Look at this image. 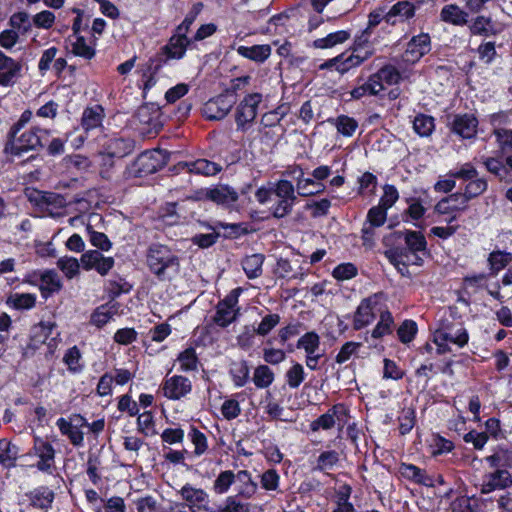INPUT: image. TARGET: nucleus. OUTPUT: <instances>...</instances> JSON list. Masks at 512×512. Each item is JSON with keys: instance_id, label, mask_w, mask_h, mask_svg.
I'll return each instance as SVG.
<instances>
[{"instance_id": "obj_39", "label": "nucleus", "mask_w": 512, "mask_h": 512, "mask_svg": "<svg viewBox=\"0 0 512 512\" xmlns=\"http://www.w3.org/2000/svg\"><path fill=\"white\" fill-rule=\"evenodd\" d=\"M9 25L19 34L28 33L32 27L29 14L24 11L12 14L9 18Z\"/></svg>"}, {"instance_id": "obj_20", "label": "nucleus", "mask_w": 512, "mask_h": 512, "mask_svg": "<svg viewBox=\"0 0 512 512\" xmlns=\"http://www.w3.org/2000/svg\"><path fill=\"white\" fill-rule=\"evenodd\" d=\"M430 50V37L428 34H420L413 37L408 43L406 55H411L408 60L416 61Z\"/></svg>"}, {"instance_id": "obj_21", "label": "nucleus", "mask_w": 512, "mask_h": 512, "mask_svg": "<svg viewBox=\"0 0 512 512\" xmlns=\"http://www.w3.org/2000/svg\"><path fill=\"white\" fill-rule=\"evenodd\" d=\"M469 30L472 35L483 37L494 36L499 32L492 19L483 15L477 16L475 19H473L469 25Z\"/></svg>"}, {"instance_id": "obj_42", "label": "nucleus", "mask_w": 512, "mask_h": 512, "mask_svg": "<svg viewBox=\"0 0 512 512\" xmlns=\"http://www.w3.org/2000/svg\"><path fill=\"white\" fill-rule=\"evenodd\" d=\"M36 297L30 293H15L9 296L7 304L15 309H30L34 307Z\"/></svg>"}, {"instance_id": "obj_34", "label": "nucleus", "mask_w": 512, "mask_h": 512, "mask_svg": "<svg viewBox=\"0 0 512 512\" xmlns=\"http://www.w3.org/2000/svg\"><path fill=\"white\" fill-rule=\"evenodd\" d=\"M70 45L71 52L76 56L90 60L95 55L94 47L87 44L83 36H72V38L70 39Z\"/></svg>"}, {"instance_id": "obj_48", "label": "nucleus", "mask_w": 512, "mask_h": 512, "mask_svg": "<svg viewBox=\"0 0 512 512\" xmlns=\"http://www.w3.org/2000/svg\"><path fill=\"white\" fill-rule=\"evenodd\" d=\"M231 375L234 381V384L237 387H242L246 384L249 378V367L246 361H240L234 363L231 370Z\"/></svg>"}, {"instance_id": "obj_38", "label": "nucleus", "mask_w": 512, "mask_h": 512, "mask_svg": "<svg viewBox=\"0 0 512 512\" xmlns=\"http://www.w3.org/2000/svg\"><path fill=\"white\" fill-rule=\"evenodd\" d=\"M55 323L52 321H42L33 326L31 331L32 340L36 344L45 343L51 336Z\"/></svg>"}, {"instance_id": "obj_30", "label": "nucleus", "mask_w": 512, "mask_h": 512, "mask_svg": "<svg viewBox=\"0 0 512 512\" xmlns=\"http://www.w3.org/2000/svg\"><path fill=\"white\" fill-rule=\"evenodd\" d=\"M340 408L341 407L338 405L330 408L326 413L322 414L316 420L311 422L310 429L313 432H316L319 429L329 430L333 428L336 423V418Z\"/></svg>"}, {"instance_id": "obj_63", "label": "nucleus", "mask_w": 512, "mask_h": 512, "mask_svg": "<svg viewBox=\"0 0 512 512\" xmlns=\"http://www.w3.org/2000/svg\"><path fill=\"white\" fill-rule=\"evenodd\" d=\"M80 359L81 354L76 346L70 348L64 356V362L67 364L69 370L72 372H80L82 370Z\"/></svg>"}, {"instance_id": "obj_10", "label": "nucleus", "mask_w": 512, "mask_h": 512, "mask_svg": "<svg viewBox=\"0 0 512 512\" xmlns=\"http://www.w3.org/2000/svg\"><path fill=\"white\" fill-rule=\"evenodd\" d=\"M80 263L85 270L95 269L101 276H105L113 268L115 261L97 250H88L82 254Z\"/></svg>"}, {"instance_id": "obj_22", "label": "nucleus", "mask_w": 512, "mask_h": 512, "mask_svg": "<svg viewBox=\"0 0 512 512\" xmlns=\"http://www.w3.org/2000/svg\"><path fill=\"white\" fill-rule=\"evenodd\" d=\"M207 198L217 204L230 205L237 201V192L226 185H220L211 189L206 194Z\"/></svg>"}, {"instance_id": "obj_61", "label": "nucleus", "mask_w": 512, "mask_h": 512, "mask_svg": "<svg viewBox=\"0 0 512 512\" xmlns=\"http://www.w3.org/2000/svg\"><path fill=\"white\" fill-rule=\"evenodd\" d=\"M280 476L274 469H269L261 475V486L267 491H275L279 486Z\"/></svg>"}, {"instance_id": "obj_7", "label": "nucleus", "mask_w": 512, "mask_h": 512, "mask_svg": "<svg viewBox=\"0 0 512 512\" xmlns=\"http://www.w3.org/2000/svg\"><path fill=\"white\" fill-rule=\"evenodd\" d=\"M236 101L237 96L224 92L207 101L202 108V114L208 120H221L227 116Z\"/></svg>"}, {"instance_id": "obj_23", "label": "nucleus", "mask_w": 512, "mask_h": 512, "mask_svg": "<svg viewBox=\"0 0 512 512\" xmlns=\"http://www.w3.org/2000/svg\"><path fill=\"white\" fill-rule=\"evenodd\" d=\"M134 149V142L130 139L114 138L107 142L105 151L116 158L130 154Z\"/></svg>"}, {"instance_id": "obj_32", "label": "nucleus", "mask_w": 512, "mask_h": 512, "mask_svg": "<svg viewBox=\"0 0 512 512\" xmlns=\"http://www.w3.org/2000/svg\"><path fill=\"white\" fill-rule=\"evenodd\" d=\"M303 171L297 177L296 189L300 196H311L318 194L324 190V185L310 178H303Z\"/></svg>"}, {"instance_id": "obj_53", "label": "nucleus", "mask_w": 512, "mask_h": 512, "mask_svg": "<svg viewBox=\"0 0 512 512\" xmlns=\"http://www.w3.org/2000/svg\"><path fill=\"white\" fill-rule=\"evenodd\" d=\"M264 412L273 420L291 421L284 417V408L271 398H267L263 406Z\"/></svg>"}, {"instance_id": "obj_40", "label": "nucleus", "mask_w": 512, "mask_h": 512, "mask_svg": "<svg viewBox=\"0 0 512 512\" xmlns=\"http://www.w3.org/2000/svg\"><path fill=\"white\" fill-rule=\"evenodd\" d=\"M274 381V373L267 365H259L255 368L253 382L257 388L269 387Z\"/></svg>"}, {"instance_id": "obj_55", "label": "nucleus", "mask_w": 512, "mask_h": 512, "mask_svg": "<svg viewBox=\"0 0 512 512\" xmlns=\"http://www.w3.org/2000/svg\"><path fill=\"white\" fill-rule=\"evenodd\" d=\"M376 73L381 79L382 83L387 85L397 84L401 79L399 71L392 65H386Z\"/></svg>"}, {"instance_id": "obj_12", "label": "nucleus", "mask_w": 512, "mask_h": 512, "mask_svg": "<svg viewBox=\"0 0 512 512\" xmlns=\"http://www.w3.org/2000/svg\"><path fill=\"white\" fill-rule=\"evenodd\" d=\"M512 485V475L506 469H496L485 476L481 485V493L488 494L495 490L505 489Z\"/></svg>"}, {"instance_id": "obj_28", "label": "nucleus", "mask_w": 512, "mask_h": 512, "mask_svg": "<svg viewBox=\"0 0 512 512\" xmlns=\"http://www.w3.org/2000/svg\"><path fill=\"white\" fill-rule=\"evenodd\" d=\"M60 432L67 436L70 442L74 446H80L83 444L84 436L83 432L77 428L72 422H68L65 418H59L56 422Z\"/></svg>"}, {"instance_id": "obj_31", "label": "nucleus", "mask_w": 512, "mask_h": 512, "mask_svg": "<svg viewBox=\"0 0 512 512\" xmlns=\"http://www.w3.org/2000/svg\"><path fill=\"white\" fill-rule=\"evenodd\" d=\"M349 38L350 33L348 31L340 30L330 33L326 37L316 39L313 42V47L317 49H328L346 42Z\"/></svg>"}, {"instance_id": "obj_49", "label": "nucleus", "mask_w": 512, "mask_h": 512, "mask_svg": "<svg viewBox=\"0 0 512 512\" xmlns=\"http://www.w3.org/2000/svg\"><path fill=\"white\" fill-rule=\"evenodd\" d=\"M399 430L402 435L409 433L416 423L415 410L411 407L404 408L398 417Z\"/></svg>"}, {"instance_id": "obj_51", "label": "nucleus", "mask_w": 512, "mask_h": 512, "mask_svg": "<svg viewBox=\"0 0 512 512\" xmlns=\"http://www.w3.org/2000/svg\"><path fill=\"white\" fill-rule=\"evenodd\" d=\"M41 282L42 290L48 291L50 293L57 292L62 287L61 280L58 274L53 270L44 272L41 275Z\"/></svg>"}, {"instance_id": "obj_16", "label": "nucleus", "mask_w": 512, "mask_h": 512, "mask_svg": "<svg viewBox=\"0 0 512 512\" xmlns=\"http://www.w3.org/2000/svg\"><path fill=\"white\" fill-rule=\"evenodd\" d=\"M179 170H187L188 173H194L204 176H213L221 170V166L207 159H198L196 161L179 162Z\"/></svg>"}, {"instance_id": "obj_14", "label": "nucleus", "mask_w": 512, "mask_h": 512, "mask_svg": "<svg viewBox=\"0 0 512 512\" xmlns=\"http://www.w3.org/2000/svg\"><path fill=\"white\" fill-rule=\"evenodd\" d=\"M33 449L35 455L39 458L37 468L40 471L50 472L55 458V451L52 445L40 438H36Z\"/></svg>"}, {"instance_id": "obj_29", "label": "nucleus", "mask_w": 512, "mask_h": 512, "mask_svg": "<svg viewBox=\"0 0 512 512\" xmlns=\"http://www.w3.org/2000/svg\"><path fill=\"white\" fill-rule=\"evenodd\" d=\"M237 52L250 60L263 62L270 56L271 48L269 45L239 46Z\"/></svg>"}, {"instance_id": "obj_33", "label": "nucleus", "mask_w": 512, "mask_h": 512, "mask_svg": "<svg viewBox=\"0 0 512 512\" xmlns=\"http://www.w3.org/2000/svg\"><path fill=\"white\" fill-rule=\"evenodd\" d=\"M104 111L101 106L86 108L82 115V126L85 130H91L101 125Z\"/></svg>"}, {"instance_id": "obj_47", "label": "nucleus", "mask_w": 512, "mask_h": 512, "mask_svg": "<svg viewBox=\"0 0 512 512\" xmlns=\"http://www.w3.org/2000/svg\"><path fill=\"white\" fill-rule=\"evenodd\" d=\"M182 371H194L198 366V358L193 348H187L177 358Z\"/></svg>"}, {"instance_id": "obj_8", "label": "nucleus", "mask_w": 512, "mask_h": 512, "mask_svg": "<svg viewBox=\"0 0 512 512\" xmlns=\"http://www.w3.org/2000/svg\"><path fill=\"white\" fill-rule=\"evenodd\" d=\"M262 101L259 93L248 94L237 106L235 121L238 129L245 130L247 125L252 123L257 115L258 105Z\"/></svg>"}, {"instance_id": "obj_27", "label": "nucleus", "mask_w": 512, "mask_h": 512, "mask_svg": "<svg viewBox=\"0 0 512 512\" xmlns=\"http://www.w3.org/2000/svg\"><path fill=\"white\" fill-rule=\"evenodd\" d=\"M263 254H252L242 260V268L249 279H255L261 276L264 263Z\"/></svg>"}, {"instance_id": "obj_52", "label": "nucleus", "mask_w": 512, "mask_h": 512, "mask_svg": "<svg viewBox=\"0 0 512 512\" xmlns=\"http://www.w3.org/2000/svg\"><path fill=\"white\" fill-rule=\"evenodd\" d=\"M305 378L304 368L301 364L295 363L286 372V381L290 388H298Z\"/></svg>"}, {"instance_id": "obj_36", "label": "nucleus", "mask_w": 512, "mask_h": 512, "mask_svg": "<svg viewBox=\"0 0 512 512\" xmlns=\"http://www.w3.org/2000/svg\"><path fill=\"white\" fill-rule=\"evenodd\" d=\"M54 500L53 491L48 488H41L33 491L30 496L31 504L39 509L48 510Z\"/></svg>"}, {"instance_id": "obj_1", "label": "nucleus", "mask_w": 512, "mask_h": 512, "mask_svg": "<svg viewBox=\"0 0 512 512\" xmlns=\"http://www.w3.org/2000/svg\"><path fill=\"white\" fill-rule=\"evenodd\" d=\"M150 271L159 280H168L179 272V258L165 245H152L147 252Z\"/></svg>"}, {"instance_id": "obj_2", "label": "nucleus", "mask_w": 512, "mask_h": 512, "mask_svg": "<svg viewBox=\"0 0 512 512\" xmlns=\"http://www.w3.org/2000/svg\"><path fill=\"white\" fill-rule=\"evenodd\" d=\"M296 200L297 196L292 182L281 179L273 183V204L269 209L275 218H283L289 215Z\"/></svg>"}, {"instance_id": "obj_9", "label": "nucleus", "mask_w": 512, "mask_h": 512, "mask_svg": "<svg viewBox=\"0 0 512 512\" xmlns=\"http://www.w3.org/2000/svg\"><path fill=\"white\" fill-rule=\"evenodd\" d=\"M166 164L165 153L162 150L155 149L145 151L140 154L134 162L139 176L152 174L161 169Z\"/></svg>"}, {"instance_id": "obj_37", "label": "nucleus", "mask_w": 512, "mask_h": 512, "mask_svg": "<svg viewBox=\"0 0 512 512\" xmlns=\"http://www.w3.org/2000/svg\"><path fill=\"white\" fill-rule=\"evenodd\" d=\"M434 128L435 124L432 116L419 114L413 121V129L421 137L430 136Z\"/></svg>"}, {"instance_id": "obj_60", "label": "nucleus", "mask_w": 512, "mask_h": 512, "mask_svg": "<svg viewBox=\"0 0 512 512\" xmlns=\"http://www.w3.org/2000/svg\"><path fill=\"white\" fill-rule=\"evenodd\" d=\"M332 275L337 280H349L357 275V268L352 263H343L334 268Z\"/></svg>"}, {"instance_id": "obj_45", "label": "nucleus", "mask_w": 512, "mask_h": 512, "mask_svg": "<svg viewBox=\"0 0 512 512\" xmlns=\"http://www.w3.org/2000/svg\"><path fill=\"white\" fill-rule=\"evenodd\" d=\"M512 261V254L503 251H494L490 253L488 262L490 264V269L497 273L503 268H505Z\"/></svg>"}, {"instance_id": "obj_18", "label": "nucleus", "mask_w": 512, "mask_h": 512, "mask_svg": "<svg viewBox=\"0 0 512 512\" xmlns=\"http://www.w3.org/2000/svg\"><path fill=\"white\" fill-rule=\"evenodd\" d=\"M415 14V6L409 1H400L393 5L391 9L385 14L384 19L387 23L395 25L397 22L396 18L400 21L410 19Z\"/></svg>"}, {"instance_id": "obj_4", "label": "nucleus", "mask_w": 512, "mask_h": 512, "mask_svg": "<svg viewBox=\"0 0 512 512\" xmlns=\"http://www.w3.org/2000/svg\"><path fill=\"white\" fill-rule=\"evenodd\" d=\"M43 140H47V132L39 128H32L19 137L16 135L15 138H10V142L5 149L13 155H21L24 152L41 147Z\"/></svg>"}, {"instance_id": "obj_11", "label": "nucleus", "mask_w": 512, "mask_h": 512, "mask_svg": "<svg viewBox=\"0 0 512 512\" xmlns=\"http://www.w3.org/2000/svg\"><path fill=\"white\" fill-rule=\"evenodd\" d=\"M191 381L180 375L167 378L162 385L163 395L172 400H178L191 392Z\"/></svg>"}, {"instance_id": "obj_6", "label": "nucleus", "mask_w": 512, "mask_h": 512, "mask_svg": "<svg viewBox=\"0 0 512 512\" xmlns=\"http://www.w3.org/2000/svg\"><path fill=\"white\" fill-rule=\"evenodd\" d=\"M381 299L382 294L379 293L361 301L354 315L353 326L355 329H362L369 325L375 319L376 315L384 310Z\"/></svg>"}, {"instance_id": "obj_43", "label": "nucleus", "mask_w": 512, "mask_h": 512, "mask_svg": "<svg viewBox=\"0 0 512 512\" xmlns=\"http://www.w3.org/2000/svg\"><path fill=\"white\" fill-rule=\"evenodd\" d=\"M380 320L377 323L376 327L372 330V337L374 338H380L386 334H389L391 332V326L393 324V318L391 313L384 309L383 311H380Z\"/></svg>"}, {"instance_id": "obj_13", "label": "nucleus", "mask_w": 512, "mask_h": 512, "mask_svg": "<svg viewBox=\"0 0 512 512\" xmlns=\"http://www.w3.org/2000/svg\"><path fill=\"white\" fill-rule=\"evenodd\" d=\"M487 189V183L484 179H475L466 185L465 192L453 193L449 195L448 200H460V205H454L456 209H466L467 203L472 198L481 195Z\"/></svg>"}, {"instance_id": "obj_64", "label": "nucleus", "mask_w": 512, "mask_h": 512, "mask_svg": "<svg viewBox=\"0 0 512 512\" xmlns=\"http://www.w3.org/2000/svg\"><path fill=\"white\" fill-rule=\"evenodd\" d=\"M221 413L227 420L235 419L241 413L239 402L235 399L225 400L221 406Z\"/></svg>"}, {"instance_id": "obj_58", "label": "nucleus", "mask_w": 512, "mask_h": 512, "mask_svg": "<svg viewBox=\"0 0 512 512\" xmlns=\"http://www.w3.org/2000/svg\"><path fill=\"white\" fill-rule=\"evenodd\" d=\"M337 131L344 136H352L358 127L357 122L348 116L342 115L336 121Z\"/></svg>"}, {"instance_id": "obj_46", "label": "nucleus", "mask_w": 512, "mask_h": 512, "mask_svg": "<svg viewBox=\"0 0 512 512\" xmlns=\"http://www.w3.org/2000/svg\"><path fill=\"white\" fill-rule=\"evenodd\" d=\"M404 238L410 252L416 253L426 249V239L420 232L408 231Z\"/></svg>"}, {"instance_id": "obj_19", "label": "nucleus", "mask_w": 512, "mask_h": 512, "mask_svg": "<svg viewBox=\"0 0 512 512\" xmlns=\"http://www.w3.org/2000/svg\"><path fill=\"white\" fill-rule=\"evenodd\" d=\"M20 63L0 51V84L9 85L18 75Z\"/></svg>"}, {"instance_id": "obj_50", "label": "nucleus", "mask_w": 512, "mask_h": 512, "mask_svg": "<svg viewBox=\"0 0 512 512\" xmlns=\"http://www.w3.org/2000/svg\"><path fill=\"white\" fill-rule=\"evenodd\" d=\"M58 268L69 279H72L79 273L80 263L73 257H61L57 261Z\"/></svg>"}, {"instance_id": "obj_62", "label": "nucleus", "mask_w": 512, "mask_h": 512, "mask_svg": "<svg viewBox=\"0 0 512 512\" xmlns=\"http://www.w3.org/2000/svg\"><path fill=\"white\" fill-rule=\"evenodd\" d=\"M385 256L388 258L391 264L395 267L402 265L406 269V262H409V254L404 249H391L385 252Z\"/></svg>"}, {"instance_id": "obj_56", "label": "nucleus", "mask_w": 512, "mask_h": 512, "mask_svg": "<svg viewBox=\"0 0 512 512\" xmlns=\"http://www.w3.org/2000/svg\"><path fill=\"white\" fill-rule=\"evenodd\" d=\"M387 219V210L377 205L369 209L367 213V224L380 227Z\"/></svg>"}, {"instance_id": "obj_26", "label": "nucleus", "mask_w": 512, "mask_h": 512, "mask_svg": "<svg viewBox=\"0 0 512 512\" xmlns=\"http://www.w3.org/2000/svg\"><path fill=\"white\" fill-rule=\"evenodd\" d=\"M180 494L182 499L192 506H204L208 502V494L200 488H194L189 484L184 485Z\"/></svg>"}, {"instance_id": "obj_5", "label": "nucleus", "mask_w": 512, "mask_h": 512, "mask_svg": "<svg viewBox=\"0 0 512 512\" xmlns=\"http://www.w3.org/2000/svg\"><path fill=\"white\" fill-rule=\"evenodd\" d=\"M241 292V288H236L217 304L216 313L213 317L215 324L220 327H227L236 320L239 311L236 306Z\"/></svg>"}, {"instance_id": "obj_54", "label": "nucleus", "mask_w": 512, "mask_h": 512, "mask_svg": "<svg viewBox=\"0 0 512 512\" xmlns=\"http://www.w3.org/2000/svg\"><path fill=\"white\" fill-rule=\"evenodd\" d=\"M189 437L194 445V454L201 456L208 448L206 436L196 428H192Z\"/></svg>"}, {"instance_id": "obj_59", "label": "nucleus", "mask_w": 512, "mask_h": 512, "mask_svg": "<svg viewBox=\"0 0 512 512\" xmlns=\"http://www.w3.org/2000/svg\"><path fill=\"white\" fill-rule=\"evenodd\" d=\"M417 332V326L414 321L405 320L397 330L401 342L409 343Z\"/></svg>"}, {"instance_id": "obj_24", "label": "nucleus", "mask_w": 512, "mask_h": 512, "mask_svg": "<svg viewBox=\"0 0 512 512\" xmlns=\"http://www.w3.org/2000/svg\"><path fill=\"white\" fill-rule=\"evenodd\" d=\"M399 472L404 478L417 484L432 485V479L427 476L426 472L413 464H401Z\"/></svg>"}, {"instance_id": "obj_15", "label": "nucleus", "mask_w": 512, "mask_h": 512, "mask_svg": "<svg viewBox=\"0 0 512 512\" xmlns=\"http://www.w3.org/2000/svg\"><path fill=\"white\" fill-rule=\"evenodd\" d=\"M478 120L473 114L456 115L452 123V131L462 138H472L477 133Z\"/></svg>"}, {"instance_id": "obj_3", "label": "nucleus", "mask_w": 512, "mask_h": 512, "mask_svg": "<svg viewBox=\"0 0 512 512\" xmlns=\"http://www.w3.org/2000/svg\"><path fill=\"white\" fill-rule=\"evenodd\" d=\"M235 479H238L245 484V488L239 492L240 495L245 498H250L253 494H255L257 490V484L253 482L250 473L246 470H241L236 475L230 470L221 472L213 483V489L215 493H226L230 486L234 483Z\"/></svg>"}, {"instance_id": "obj_25", "label": "nucleus", "mask_w": 512, "mask_h": 512, "mask_svg": "<svg viewBox=\"0 0 512 512\" xmlns=\"http://www.w3.org/2000/svg\"><path fill=\"white\" fill-rule=\"evenodd\" d=\"M441 20L453 25H464L468 22V14L455 4H449L442 8Z\"/></svg>"}, {"instance_id": "obj_35", "label": "nucleus", "mask_w": 512, "mask_h": 512, "mask_svg": "<svg viewBox=\"0 0 512 512\" xmlns=\"http://www.w3.org/2000/svg\"><path fill=\"white\" fill-rule=\"evenodd\" d=\"M18 455L19 448L15 444L0 439V464L6 467L14 466Z\"/></svg>"}, {"instance_id": "obj_17", "label": "nucleus", "mask_w": 512, "mask_h": 512, "mask_svg": "<svg viewBox=\"0 0 512 512\" xmlns=\"http://www.w3.org/2000/svg\"><path fill=\"white\" fill-rule=\"evenodd\" d=\"M190 44V40L187 37H181L174 34L167 45L162 48V53L165 55V61L170 59H181Z\"/></svg>"}, {"instance_id": "obj_57", "label": "nucleus", "mask_w": 512, "mask_h": 512, "mask_svg": "<svg viewBox=\"0 0 512 512\" xmlns=\"http://www.w3.org/2000/svg\"><path fill=\"white\" fill-rule=\"evenodd\" d=\"M280 322V316L278 314H268L259 323L255 332L260 336H266L270 331L275 328Z\"/></svg>"}, {"instance_id": "obj_44", "label": "nucleus", "mask_w": 512, "mask_h": 512, "mask_svg": "<svg viewBox=\"0 0 512 512\" xmlns=\"http://www.w3.org/2000/svg\"><path fill=\"white\" fill-rule=\"evenodd\" d=\"M320 346V338L314 332L304 334L297 343L298 348L304 349L306 354L312 355L318 353Z\"/></svg>"}, {"instance_id": "obj_41", "label": "nucleus", "mask_w": 512, "mask_h": 512, "mask_svg": "<svg viewBox=\"0 0 512 512\" xmlns=\"http://www.w3.org/2000/svg\"><path fill=\"white\" fill-rule=\"evenodd\" d=\"M117 312L115 304H105L98 307L92 314L91 321L97 327L105 325Z\"/></svg>"}]
</instances>
